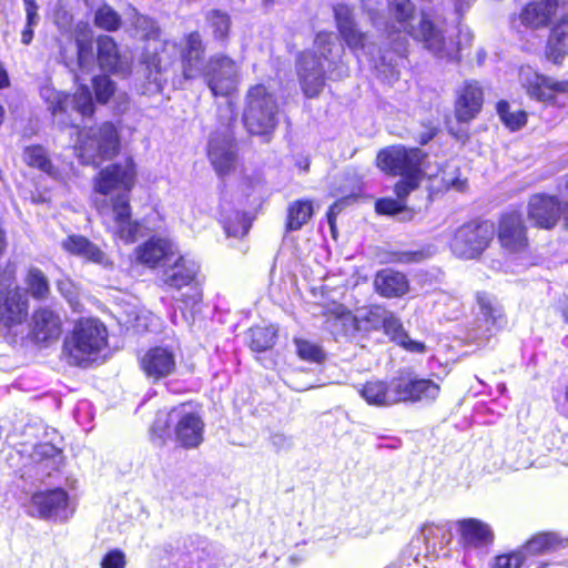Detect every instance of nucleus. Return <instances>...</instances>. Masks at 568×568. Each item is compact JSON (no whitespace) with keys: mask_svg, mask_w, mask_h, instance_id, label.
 <instances>
[{"mask_svg":"<svg viewBox=\"0 0 568 568\" xmlns=\"http://www.w3.org/2000/svg\"><path fill=\"white\" fill-rule=\"evenodd\" d=\"M135 166L132 160L111 164L102 169L93 180V190L103 195L95 206L108 223L112 234L125 243L135 241L140 224L131 219L130 192L135 183Z\"/></svg>","mask_w":568,"mask_h":568,"instance_id":"obj_1","label":"nucleus"},{"mask_svg":"<svg viewBox=\"0 0 568 568\" xmlns=\"http://www.w3.org/2000/svg\"><path fill=\"white\" fill-rule=\"evenodd\" d=\"M387 12L389 33L404 32L423 43L426 50L440 59L458 61L464 47L468 45L473 39L471 32L462 28L458 44L447 42L442 30L436 28L424 12L417 13L410 0H388Z\"/></svg>","mask_w":568,"mask_h":568,"instance_id":"obj_2","label":"nucleus"},{"mask_svg":"<svg viewBox=\"0 0 568 568\" xmlns=\"http://www.w3.org/2000/svg\"><path fill=\"white\" fill-rule=\"evenodd\" d=\"M173 425L174 440L183 448L199 447L204 439V422L187 404L173 407L170 412L161 410L156 414L151 427L153 435L164 440L171 435Z\"/></svg>","mask_w":568,"mask_h":568,"instance_id":"obj_3","label":"nucleus"},{"mask_svg":"<svg viewBox=\"0 0 568 568\" xmlns=\"http://www.w3.org/2000/svg\"><path fill=\"white\" fill-rule=\"evenodd\" d=\"M243 121L251 134L267 135L278 123V104L275 95L263 84L248 89Z\"/></svg>","mask_w":568,"mask_h":568,"instance_id":"obj_4","label":"nucleus"},{"mask_svg":"<svg viewBox=\"0 0 568 568\" xmlns=\"http://www.w3.org/2000/svg\"><path fill=\"white\" fill-rule=\"evenodd\" d=\"M106 328L97 320L80 321L64 342L69 363L82 365L93 361L106 344Z\"/></svg>","mask_w":568,"mask_h":568,"instance_id":"obj_5","label":"nucleus"},{"mask_svg":"<svg viewBox=\"0 0 568 568\" xmlns=\"http://www.w3.org/2000/svg\"><path fill=\"white\" fill-rule=\"evenodd\" d=\"M118 150L119 135L114 125L109 122L79 132L75 151L84 164L97 165L114 156Z\"/></svg>","mask_w":568,"mask_h":568,"instance_id":"obj_6","label":"nucleus"},{"mask_svg":"<svg viewBox=\"0 0 568 568\" xmlns=\"http://www.w3.org/2000/svg\"><path fill=\"white\" fill-rule=\"evenodd\" d=\"M200 271L199 263L185 255L176 252L171 262H168L162 270L161 280L170 288H187L186 294H182L180 301L186 307H194L202 301V292L196 284V276Z\"/></svg>","mask_w":568,"mask_h":568,"instance_id":"obj_7","label":"nucleus"},{"mask_svg":"<svg viewBox=\"0 0 568 568\" xmlns=\"http://www.w3.org/2000/svg\"><path fill=\"white\" fill-rule=\"evenodd\" d=\"M493 237V223L471 221L456 231L450 244L452 251L460 258H475L485 251Z\"/></svg>","mask_w":568,"mask_h":568,"instance_id":"obj_8","label":"nucleus"},{"mask_svg":"<svg viewBox=\"0 0 568 568\" xmlns=\"http://www.w3.org/2000/svg\"><path fill=\"white\" fill-rule=\"evenodd\" d=\"M424 152L418 148H405L393 145L377 154V166L393 175L422 174V162Z\"/></svg>","mask_w":568,"mask_h":568,"instance_id":"obj_9","label":"nucleus"},{"mask_svg":"<svg viewBox=\"0 0 568 568\" xmlns=\"http://www.w3.org/2000/svg\"><path fill=\"white\" fill-rule=\"evenodd\" d=\"M203 74L214 95L229 97L240 82V67L226 55L212 57Z\"/></svg>","mask_w":568,"mask_h":568,"instance_id":"obj_10","label":"nucleus"},{"mask_svg":"<svg viewBox=\"0 0 568 568\" xmlns=\"http://www.w3.org/2000/svg\"><path fill=\"white\" fill-rule=\"evenodd\" d=\"M455 525L458 532V544L466 557H470L473 554L477 556L486 555L494 545V531L481 520L467 518L456 521Z\"/></svg>","mask_w":568,"mask_h":568,"instance_id":"obj_11","label":"nucleus"},{"mask_svg":"<svg viewBox=\"0 0 568 568\" xmlns=\"http://www.w3.org/2000/svg\"><path fill=\"white\" fill-rule=\"evenodd\" d=\"M40 95L48 104V109L54 116L59 113L67 112L69 106L83 116H90L94 112L91 92L89 88L84 85L80 87L71 98L60 91H57L50 85L42 87Z\"/></svg>","mask_w":568,"mask_h":568,"instance_id":"obj_12","label":"nucleus"},{"mask_svg":"<svg viewBox=\"0 0 568 568\" xmlns=\"http://www.w3.org/2000/svg\"><path fill=\"white\" fill-rule=\"evenodd\" d=\"M29 513L42 519L65 520L72 510L69 509L68 494L58 488L33 494Z\"/></svg>","mask_w":568,"mask_h":568,"instance_id":"obj_13","label":"nucleus"},{"mask_svg":"<svg viewBox=\"0 0 568 568\" xmlns=\"http://www.w3.org/2000/svg\"><path fill=\"white\" fill-rule=\"evenodd\" d=\"M562 213V203L555 195L537 193L529 197L527 217L536 227L544 230L554 229Z\"/></svg>","mask_w":568,"mask_h":568,"instance_id":"obj_14","label":"nucleus"},{"mask_svg":"<svg viewBox=\"0 0 568 568\" xmlns=\"http://www.w3.org/2000/svg\"><path fill=\"white\" fill-rule=\"evenodd\" d=\"M182 74L185 80L201 77L206 68L204 64L205 44L197 31L185 34L179 44Z\"/></svg>","mask_w":568,"mask_h":568,"instance_id":"obj_15","label":"nucleus"},{"mask_svg":"<svg viewBox=\"0 0 568 568\" xmlns=\"http://www.w3.org/2000/svg\"><path fill=\"white\" fill-rule=\"evenodd\" d=\"M207 155L220 176L227 175L235 169L237 156L234 140L229 131L211 135Z\"/></svg>","mask_w":568,"mask_h":568,"instance_id":"obj_16","label":"nucleus"},{"mask_svg":"<svg viewBox=\"0 0 568 568\" xmlns=\"http://www.w3.org/2000/svg\"><path fill=\"white\" fill-rule=\"evenodd\" d=\"M140 366L149 379L158 382L175 372L176 356L169 347H152L141 357Z\"/></svg>","mask_w":568,"mask_h":568,"instance_id":"obj_17","label":"nucleus"},{"mask_svg":"<svg viewBox=\"0 0 568 568\" xmlns=\"http://www.w3.org/2000/svg\"><path fill=\"white\" fill-rule=\"evenodd\" d=\"M297 72L304 94L307 98L318 95L325 83L324 65L321 58L316 53H302L297 62Z\"/></svg>","mask_w":568,"mask_h":568,"instance_id":"obj_18","label":"nucleus"},{"mask_svg":"<svg viewBox=\"0 0 568 568\" xmlns=\"http://www.w3.org/2000/svg\"><path fill=\"white\" fill-rule=\"evenodd\" d=\"M518 78L526 93L534 100L548 101L555 93H560L561 81L538 73L530 65L520 67Z\"/></svg>","mask_w":568,"mask_h":568,"instance_id":"obj_19","label":"nucleus"},{"mask_svg":"<svg viewBox=\"0 0 568 568\" xmlns=\"http://www.w3.org/2000/svg\"><path fill=\"white\" fill-rule=\"evenodd\" d=\"M334 17L336 27L342 40L353 52H366L367 34L362 32L354 21L353 11L346 4H336L334 7Z\"/></svg>","mask_w":568,"mask_h":568,"instance_id":"obj_20","label":"nucleus"},{"mask_svg":"<svg viewBox=\"0 0 568 568\" xmlns=\"http://www.w3.org/2000/svg\"><path fill=\"white\" fill-rule=\"evenodd\" d=\"M175 244L166 237L153 236L135 248L136 261L149 267H163L176 255Z\"/></svg>","mask_w":568,"mask_h":568,"instance_id":"obj_21","label":"nucleus"},{"mask_svg":"<svg viewBox=\"0 0 568 568\" xmlns=\"http://www.w3.org/2000/svg\"><path fill=\"white\" fill-rule=\"evenodd\" d=\"M397 388H399L400 402L432 403L440 393L439 384L434 381L410 375L399 376Z\"/></svg>","mask_w":568,"mask_h":568,"instance_id":"obj_22","label":"nucleus"},{"mask_svg":"<svg viewBox=\"0 0 568 568\" xmlns=\"http://www.w3.org/2000/svg\"><path fill=\"white\" fill-rule=\"evenodd\" d=\"M499 244L511 253L524 251L528 245L526 227L517 212L505 214L499 223Z\"/></svg>","mask_w":568,"mask_h":568,"instance_id":"obj_23","label":"nucleus"},{"mask_svg":"<svg viewBox=\"0 0 568 568\" xmlns=\"http://www.w3.org/2000/svg\"><path fill=\"white\" fill-rule=\"evenodd\" d=\"M314 48L321 58L327 62V71L332 78H343L346 75V67L342 63L344 48L336 42L332 32L317 33Z\"/></svg>","mask_w":568,"mask_h":568,"instance_id":"obj_24","label":"nucleus"},{"mask_svg":"<svg viewBox=\"0 0 568 568\" xmlns=\"http://www.w3.org/2000/svg\"><path fill=\"white\" fill-rule=\"evenodd\" d=\"M398 378L390 382L379 379L368 381L358 389L361 396L368 405L392 406L400 402Z\"/></svg>","mask_w":568,"mask_h":568,"instance_id":"obj_25","label":"nucleus"},{"mask_svg":"<svg viewBox=\"0 0 568 568\" xmlns=\"http://www.w3.org/2000/svg\"><path fill=\"white\" fill-rule=\"evenodd\" d=\"M27 316V301L19 287L0 293V321L6 327L23 322Z\"/></svg>","mask_w":568,"mask_h":568,"instance_id":"obj_26","label":"nucleus"},{"mask_svg":"<svg viewBox=\"0 0 568 568\" xmlns=\"http://www.w3.org/2000/svg\"><path fill=\"white\" fill-rule=\"evenodd\" d=\"M483 90L476 82H467L456 102V118L460 122H469L480 111Z\"/></svg>","mask_w":568,"mask_h":568,"instance_id":"obj_27","label":"nucleus"},{"mask_svg":"<svg viewBox=\"0 0 568 568\" xmlns=\"http://www.w3.org/2000/svg\"><path fill=\"white\" fill-rule=\"evenodd\" d=\"M558 10V0H537L528 3L520 13L521 22L530 28L548 26Z\"/></svg>","mask_w":568,"mask_h":568,"instance_id":"obj_28","label":"nucleus"},{"mask_svg":"<svg viewBox=\"0 0 568 568\" xmlns=\"http://www.w3.org/2000/svg\"><path fill=\"white\" fill-rule=\"evenodd\" d=\"M61 246L68 253L85 261L100 265H108L109 260L105 254L94 243L82 235H70L62 241Z\"/></svg>","mask_w":568,"mask_h":568,"instance_id":"obj_29","label":"nucleus"},{"mask_svg":"<svg viewBox=\"0 0 568 568\" xmlns=\"http://www.w3.org/2000/svg\"><path fill=\"white\" fill-rule=\"evenodd\" d=\"M374 286L376 292L384 297H399L408 292L406 276L392 268H385L375 275Z\"/></svg>","mask_w":568,"mask_h":568,"instance_id":"obj_30","label":"nucleus"},{"mask_svg":"<svg viewBox=\"0 0 568 568\" xmlns=\"http://www.w3.org/2000/svg\"><path fill=\"white\" fill-rule=\"evenodd\" d=\"M98 61L103 70L123 72L128 68L126 60L120 55L118 45L110 36L98 38Z\"/></svg>","mask_w":568,"mask_h":568,"instance_id":"obj_31","label":"nucleus"},{"mask_svg":"<svg viewBox=\"0 0 568 568\" xmlns=\"http://www.w3.org/2000/svg\"><path fill=\"white\" fill-rule=\"evenodd\" d=\"M33 334L39 341L57 339L61 333L60 318L50 310L37 311L33 315Z\"/></svg>","mask_w":568,"mask_h":568,"instance_id":"obj_32","label":"nucleus"},{"mask_svg":"<svg viewBox=\"0 0 568 568\" xmlns=\"http://www.w3.org/2000/svg\"><path fill=\"white\" fill-rule=\"evenodd\" d=\"M383 325L385 333L405 349L414 353H424L425 345L409 338L404 331L400 321L393 314L386 313L383 317Z\"/></svg>","mask_w":568,"mask_h":568,"instance_id":"obj_33","label":"nucleus"},{"mask_svg":"<svg viewBox=\"0 0 568 568\" xmlns=\"http://www.w3.org/2000/svg\"><path fill=\"white\" fill-rule=\"evenodd\" d=\"M22 160L28 166L38 169L53 179L59 175L58 169L52 164L47 150L42 145L24 148Z\"/></svg>","mask_w":568,"mask_h":568,"instance_id":"obj_34","label":"nucleus"},{"mask_svg":"<svg viewBox=\"0 0 568 568\" xmlns=\"http://www.w3.org/2000/svg\"><path fill=\"white\" fill-rule=\"evenodd\" d=\"M313 215V204L308 200H296L287 207L286 230H301Z\"/></svg>","mask_w":568,"mask_h":568,"instance_id":"obj_35","label":"nucleus"},{"mask_svg":"<svg viewBox=\"0 0 568 568\" xmlns=\"http://www.w3.org/2000/svg\"><path fill=\"white\" fill-rule=\"evenodd\" d=\"M565 547L564 540L554 532H540L532 536L523 547L529 555H539L549 550Z\"/></svg>","mask_w":568,"mask_h":568,"instance_id":"obj_36","label":"nucleus"},{"mask_svg":"<svg viewBox=\"0 0 568 568\" xmlns=\"http://www.w3.org/2000/svg\"><path fill=\"white\" fill-rule=\"evenodd\" d=\"M568 53V21L558 24L551 32L548 41L547 57L558 62Z\"/></svg>","mask_w":568,"mask_h":568,"instance_id":"obj_37","label":"nucleus"},{"mask_svg":"<svg viewBox=\"0 0 568 568\" xmlns=\"http://www.w3.org/2000/svg\"><path fill=\"white\" fill-rule=\"evenodd\" d=\"M276 329L270 327H253L248 332V345L254 352H264L275 344Z\"/></svg>","mask_w":568,"mask_h":568,"instance_id":"obj_38","label":"nucleus"},{"mask_svg":"<svg viewBox=\"0 0 568 568\" xmlns=\"http://www.w3.org/2000/svg\"><path fill=\"white\" fill-rule=\"evenodd\" d=\"M527 113L523 110H511L506 101H499V119L511 132L523 129L527 124Z\"/></svg>","mask_w":568,"mask_h":568,"instance_id":"obj_39","label":"nucleus"},{"mask_svg":"<svg viewBox=\"0 0 568 568\" xmlns=\"http://www.w3.org/2000/svg\"><path fill=\"white\" fill-rule=\"evenodd\" d=\"M206 21L216 40H225L231 28L230 16L220 10H211L206 13Z\"/></svg>","mask_w":568,"mask_h":568,"instance_id":"obj_40","label":"nucleus"},{"mask_svg":"<svg viewBox=\"0 0 568 568\" xmlns=\"http://www.w3.org/2000/svg\"><path fill=\"white\" fill-rule=\"evenodd\" d=\"M375 210L377 213L385 215L402 214V221H409L414 216L413 211L408 210L405 203L399 201L398 199H379L375 203Z\"/></svg>","mask_w":568,"mask_h":568,"instance_id":"obj_41","label":"nucleus"},{"mask_svg":"<svg viewBox=\"0 0 568 568\" xmlns=\"http://www.w3.org/2000/svg\"><path fill=\"white\" fill-rule=\"evenodd\" d=\"M26 284L28 291L34 298H45L49 294V283L45 275L39 268L32 267L29 270Z\"/></svg>","mask_w":568,"mask_h":568,"instance_id":"obj_42","label":"nucleus"},{"mask_svg":"<svg viewBox=\"0 0 568 568\" xmlns=\"http://www.w3.org/2000/svg\"><path fill=\"white\" fill-rule=\"evenodd\" d=\"M94 23L106 31H115L121 24V18L115 10L104 4L97 10Z\"/></svg>","mask_w":568,"mask_h":568,"instance_id":"obj_43","label":"nucleus"},{"mask_svg":"<svg viewBox=\"0 0 568 568\" xmlns=\"http://www.w3.org/2000/svg\"><path fill=\"white\" fill-rule=\"evenodd\" d=\"M251 227L246 215L241 212H234L224 221V230L227 236H244Z\"/></svg>","mask_w":568,"mask_h":568,"instance_id":"obj_44","label":"nucleus"},{"mask_svg":"<svg viewBox=\"0 0 568 568\" xmlns=\"http://www.w3.org/2000/svg\"><path fill=\"white\" fill-rule=\"evenodd\" d=\"M294 343L300 358L313 363H321L324 359L325 354L318 345L302 338H296Z\"/></svg>","mask_w":568,"mask_h":568,"instance_id":"obj_45","label":"nucleus"},{"mask_svg":"<svg viewBox=\"0 0 568 568\" xmlns=\"http://www.w3.org/2000/svg\"><path fill=\"white\" fill-rule=\"evenodd\" d=\"M92 82L98 102L106 103L115 92V84L106 75L94 77Z\"/></svg>","mask_w":568,"mask_h":568,"instance_id":"obj_46","label":"nucleus"},{"mask_svg":"<svg viewBox=\"0 0 568 568\" xmlns=\"http://www.w3.org/2000/svg\"><path fill=\"white\" fill-rule=\"evenodd\" d=\"M422 174L403 175V179L395 184V193L397 199L405 203L408 194L416 190L422 180Z\"/></svg>","mask_w":568,"mask_h":568,"instance_id":"obj_47","label":"nucleus"},{"mask_svg":"<svg viewBox=\"0 0 568 568\" xmlns=\"http://www.w3.org/2000/svg\"><path fill=\"white\" fill-rule=\"evenodd\" d=\"M59 292L67 298L68 303L74 312L82 311L79 293L74 284L69 280H61L58 282Z\"/></svg>","mask_w":568,"mask_h":568,"instance_id":"obj_48","label":"nucleus"},{"mask_svg":"<svg viewBox=\"0 0 568 568\" xmlns=\"http://www.w3.org/2000/svg\"><path fill=\"white\" fill-rule=\"evenodd\" d=\"M132 11H133L132 24L134 26V28L138 31H141L144 37L155 36L158 32V27H156L155 22L149 17L139 14L138 12H135L134 9H132Z\"/></svg>","mask_w":568,"mask_h":568,"instance_id":"obj_49","label":"nucleus"},{"mask_svg":"<svg viewBox=\"0 0 568 568\" xmlns=\"http://www.w3.org/2000/svg\"><path fill=\"white\" fill-rule=\"evenodd\" d=\"M125 565V555L119 549L109 551L101 561L102 568H124Z\"/></svg>","mask_w":568,"mask_h":568,"instance_id":"obj_50","label":"nucleus"},{"mask_svg":"<svg viewBox=\"0 0 568 568\" xmlns=\"http://www.w3.org/2000/svg\"><path fill=\"white\" fill-rule=\"evenodd\" d=\"M525 560L523 550L499 555V568H520Z\"/></svg>","mask_w":568,"mask_h":568,"instance_id":"obj_51","label":"nucleus"},{"mask_svg":"<svg viewBox=\"0 0 568 568\" xmlns=\"http://www.w3.org/2000/svg\"><path fill=\"white\" fill-rule=\"evenodd\" d=\"M352 321L351 318V315L347 313V314H341L338 316H335V317H329L327 321H326V327L327 329H329L333 334H342L345 332V326L347 325V323H349Z\"/></svg>","mask_w":568,"mask_h":568,"instance_id":"obj_52","label":"nucleus"},{"mask_svg":"<svg viewBox=\"0 0 568 568\" xmlns=\"http://www.w3.org/2000/svg\"><path fill=\"white\" fill-rule=\"evenodd\" d=\"M78 63L84 68L92 59L91 44L84 40H77Z\"/></svg>","mask_w":568,"mask_h":568,"instance_id":"obj_53","label":"nucleus"},{"mask_svg":"<svg viewBox=\"0 0 568 568\" xmlns=\"http://www.w3.org/2000/svg\"><path fill=\"white\" fill-rule=\"evenodd\" d=\"M356 195L355 192H352L348 196H345L344 199L336 201L334 204H332L327 212V219L331 226L332 232H335V219L337 214L343 210L344 205L349 201L351 197H354Z\"/></svg>","mask_w":568,"mask_h":568,"instance_id":"obj_54","label":"nucleus"},{"mask_svg":"<svg viewBox=\"0 0 568 568\" xmlns=\"http://www.w3.org/2000/svg\"><path fill=\"white\" fill-rule=\"evenodd\" d=\"M477 302L480 307L481 313L485 317L495 321L494 318V306H493V300L486 294V293H478L477 294Z\"/></svg>","mask_w":568,"mask_h":568,"instance_id":"obj_55","label":"nucleus"},{"mask_svg":"<svg viewBox=\"0 0 568 568\" xmlns=\"http://www.w3.org/2000/svg\"><path fill=\"white\" fill-rule=\"evenodd\" d=\"M384 61H385V57L382 58V63H381V65L377 67L378 72L381 74H383L385 80H387L388 82H392L393 80H397L398 75H399L397 65L392 62L388 65H385Z\"/></svg>","mask_w":568,"mask_h":568,"instance_id":"obj_56","label":"nucleus"},{"mask_svg":"<svg viewBox=\"0 0 568 568\" xmlns=\"http://www.w3.org/2000/svg\"><path fill=\"white\" fill-rule=\"evenodd\" d=\"M26 11V20L29 26H38L40 16L38 14V4L36 2H23Z\"/></svg>","mask_w":568,"mask_h":568,"instance_id":"obj_57","label":"nucleus"},{"mask_svg":"<svg viewBox=\"0 0 568 568\" xmlns=\"http://www.w3.org/2000/svg\"><path fill=\"white\" fill-rule=\"evenodd\" d=\"M222 111H225L224 125L229 126L231 124V122H233L236 118V112L234 110V106L230 101H227L225 108L221 109V112Z\"/></svg>","mask_w":568,"mask_h":568,"instance_id":"obj_58","label":"nucleus"},{"mask_svg":"<svg viewBox=\"0 0 568 568\" xmlns=\"http://www.w3.org/2000/svg\"><path fill=\"white\" fill-rule=\"evenodd\" d=\"M36 26H29L26 23L24 29L21 32V42L23 44H30L33 39V28Z\"/></svg>","mask_w":568,"mask_h":568,"instance_id":"obj_59","label":"nucleus"},{"mask_svg":"<svg viewBox=\"0 0 568 568\" xmlns=\"http://www.w3.org/2000/svg\"><path fill=\"white\" fill-rule=\"evenodd\" d=\"M7 87H9V77L2 62L0 61V88L2 89Z\"/></svg>","mask_w":568,"mask_h":568,"instance_id":"obj_60","label":"nucleus"},{"mask_svg":"<svg viewBox=\"0 0 568 568\" xmlns=\"http://www.w3.org/2000/svg\"><path fill=\"white\" fill-rule=\"evenodd\" d=\"M403 261L405 262H416L420 261L424 257V254L422 252H409L404 254Z\"/></svg>","mask_w":568,"mask_h":568,"instance_id":"obj_61","label":"nucleus"},{"mask_svg":"<svg viewBox=\"0 0 568 568\" xmlns=\"http://www.w3.org/2000/svg\"><path fill=\"white\" fill-rule=\"evenodd\" d=\"M439 530L440 528L437 526H425L423 529L424 538L428 539L430 535H435V532Z\"/></svg>","mask_w":568,"mask_h":568,"instance_id":"obj_62","label":"nucleus"},{"mask_svg":"<svg viewBox=\"0 0 568 568\" xmlns=\"http://www.w3.org/2000/svg\"><path fill=\"white\" fill-rule=\"evenodd\" d=\"M274 445H284L287 443V438L282 435H275L273 437Z\"/></svg>","mask_w":568,"mask_h":568,"instance_id":"obj_63","label":"nucleus"},{"mask_svg":"<svg viewBox=\"0 0 568 568\" xmlns=\"http://www.w3.org/2000/svg\"><path fill=\"white\" fill-rule=\"evenodd\" d=\"M465 183H466L465 181H462V180H459V179H456V180H454V181L452 182V186H453V187H455V189H457V190H459V191H463V190H464V187H465Z\"/></svg>","mask_w":568,"mask_h":568,"instance_id":"obj_64","label":"nucleus"}]
</instances>
